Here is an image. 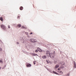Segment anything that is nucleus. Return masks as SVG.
<instances>
[{"instance_id":"nucleus-6","label":"nucleus","mask_w":76,"mask_h":76,"mask_svg":"<svg viewBox=\"0 0 76 76\" xmlns=\"http://www.w3.org/2000/svg\"><path fill=\"white\" fill-rule=\"evenodd\" d=\"M64 69V66L61 65V67L58 69V70H60L62 69Z\"/></svg>"},{"instance_id":"nucleus-19","label":"nucleus","mask_w":76,"mask_h":76,"mask_svg":"<svg viewBox=\"0 0 76 76\" xmlns=\"http://www.w3.org/2000/svg\"><path fill=\"white\" fill-rule=\"evenodd\" d=\"M20 15H18L17 18L18 19H19L20 18Z\"/></svg>"},{"instance_id":"nucleus-15","label":"nucleus","mask_w":76,"mask_h":76,"mask_svg":"<svg viewBox=\"0 0 76 76\" xmlns=\"http://www.w3.org/2000/svg\"><path fill=\"white\" fill-rule=\"evenodd\" d=\"M59 73H60V74H63V72H62V71H60L59 72Z\"/></svg>"},{"instance_id":"nucleus-21","label":"nucleus","mask_w":76,"mask_h":76,"mask_svg":"<svg viewBox=\"0 0 76 76\" xmlns=\"http://www.w3.org/2000/svg\"><path fill=\"white\" fill-rule=\"evenodd\" d=\"M2 51V49L1 48H0V51Z\"/></svg>"},{"instance_id":"nucleus-22","label":"nucleus","mask_w":76,"mask_h":76,"mask_svg":"<svg viewBox=\"0 0 76 76\" xmlns=\"http://www.w3.org/2000/svg\"><path fill=\"white\" fill-rule=\"evenodd\" d=\"M35 53H37V52H38V50H36L35 51Z\"/></svg>"},{"instance_id":"nucleus-24","label":"nucleus","mask_w":76,"mask_h":76,"mask_svg":"<svg viewBox=\"0 0 76 76\" xmlns=\"http://www.w3.org/2000/svg\"><path fill=\"white\" fill-rule=\"evenodd\" d=\"M46 61L47 62V63H50V62L49 61Z\"/></svg>"},{"instance_id":"nucleus-23","label":"nucleus","mask_w":76,"mask_h":76,"mask_svg":"<svg viewBox=\"0 0 76 76\" xmlns=\"http://www.w3.org/2000/svg\"><path fill=\"white\" fill-rule=\"evenodd\" d=\"M0 63H3V61H2L1 60L0 61Z\"/></svg>"},{"instance_id":"nucleus-30","label":"nucleus","mask_w":76,"mask_h":76,"mask_svg":"<svg viewBox=\"0 0 76 76\" xmlns=\"http://www.w3.org/2000/svg\"><path fill=\"white\" fill-rule=\"evenodd\" d=\"M18 43H19L18 42Z\"/></svg>"},{"instance_id":"nucleus-3","label":"nucleus","mask_w":76,"mask_h":76,"mask_svg":"<svg viewBox=\"0 0 76 76\" xmlns=\"http://www.w3.org/2000/svg\"><path fill=\"white\" fill-rule=\"evenodd\" d=\"M46 55L47 56V57H50V51H46Z\"/></svg>"},{"instance_id":"nucleus-25","label":"nucleus","mask_w":76,"mask_h":76,"mask_svg":"<svg viewBox=\"0 0 76 76\" xmlns=\"http://www.w3.org/2000/svg\"><path fill=\"white\" fill-rule=\"evenodd\" d=\"M8 27L9 29H10V26L8 25Z\"/></svg>"},{"instance_id":"nucleus-27","label":"nucleus","mask_w":76,"mask_h":76,"mask_svg":"<svg viewBox=\"0 0 76 76\" xmlns=\"http://www.w3.org/2000/svg\"><path fill=\"white\" fill-rule=\"evenodd\" d=\"M26 35H28V32H26Z\"/></svg>"},{"instance_id":"nucleus-10","label":"nucleus","mask_w":76,"mask_h":76,"mask_svg":"<svg viewBox=\"0 0 76 76\" xmlns=\"http://www.w3.org/2000/svg\"><path fill=\"white\" fill-rule=\"evenodd\" d=\"M22 29H26V27H25L23 26L22 27Z\"/></svg>"},{"instance_id":"nucleus-11","label":"nucleus","mask_w":76,"mask_h":76,"mask_svg":"<svg viewBox=\"0 0 76 76\" xmlns=\"http://www.w3.org/2000/svg\"><path fill=\"white\" fill-rule=\"evenodd\" d=\"M73 67H74V68H76V64L75 62H74Z\"/></svg>"},{"instance_id":"nucleus-4","label":"nucleus","mask_w":76,"mask_h":76,"mask_svg":"<svg viewBox=\"0 0 76 76\" xmlns=\"http://www.w3.org/2000/svg\"><path fill=\"white\" fill-rule=\"evenodd\" d=\"M1 28L3 29L4 30H6V26L3 25H1Z\"/></svg>"},{"instance_id":"nucleus-9","label":"nucleus","mask_w":76,"mask_h":76,"mask_svg":"<svg viewBox=\"0 0 76 76\" xmlns=\"http://www.w3.org/2000/svg\"><path fill=\"white\" fill-rule=\"evenodd\" d=\"M58 67H59V65H58V64H57L55 66V69H57V68H58Z\"/></svg>"},{"instance_id":"nucleus-8","label":"nucleus","mask_w":76,"mask_h":76,"mask_svg":"<svg viewBox=\"0 0 76 76\" xmlns=\"http://www.w3.org/2000/svg\"><path fill=\"white\" fill-rule=\"evenodd\" d=\"M26 66L27 67H31V64H27Z\"/></svg>"},{"instance_id":"nucleus-13","label":"nucleus","mask_w":76,"mask_h":76,"mask_svg":"<svg viewBox=\"0 0 76 76\" xmlns=\"http://www.w3.org/2000/svg\"><path fill=\"white\" fill-rule=\"evenodd\" d=\"M53 73L54 74H56V75H58V73L56 72L55 71H53Z\"/></svg>"},{"instance_id":"nucleus-29","label":"nucleus","mask_w":76,"mask_h":76,"mask_svg":"<svg viewBox=\"0 0 76 76\" xmlns=\"http://www.w3.org/2000/svg\"><path fill=\"white\" fill-rule=\"evenodd\" d=\"M33 55H34V56H35V55H37V54H33Z\"/></svg>"},{"instance_id":"nucleus-1","label":"nucleus","mask_w":76,"mask_h":76,"mask_svg":"<svg viewBox=\"0 0 76 76\" xmlns=\"http://www.w3.org/2000/svg\"><path fill=\"white\" fill-rule=\"evenodd\" d=\"M55 54V53L54 52L53 53H50V58H54V54Z\"/></svg>"},{"instance_id":"nucleus-28","label":"nucleus","mask_w":76,"mask_h":76,"mask_svg":"<svg viewBox=\"0 0 76 76\" xmlns=\"http://www.w3.org/2000/svg\"><path fill=\"white\" fill-rule=\"evenodd\" d=\"M32 34V32L30 33V35H31V34Z\"/></svg>"},{"instance_id":"nucleus-17","label":"nucleus","mask_w":76,"mask_h":76,"mask_svg":"<svg viewBox=\"0 0 76 76\" xmlns=\"http://www.w3.org/2000/svg\"><path fill=\"white\" fill-rule=\"evenodd\" d=\"M23 9V7H21L20 8V10H22V9Z\"/></svg>"},{"instance_id":"nucleus-16","label":"nucleus","mask_w":76,"mask_h":76,"mask_svg":"<svg viewBox=\"0 0 76 76\" xmlns=\"http://www.w3.org/2000/svg\"><path fill=\"white\" fill-rule=\"evenodd\" d=\"M21 26V25H20V24H18L17 26V27H18L19 28H20V27Z\"/></svg>"},{"instance_id":"nucleus-26","label":"nucleus","mask_w":76,"mask_h":76,"mask_svg":"<svg viewBox=\"0 0 76 76\" xmlns=\"http://www.w3.org/2000/svg\"><path fill=\"white\" fill-rule=\"evenodd\" d=\"M35 62H36V61H34V64H35Z\"/></svg>"},{"instance_id":"nucleus-20","label":"nucleus","mask_w":76,"mask_h":76,"mask_svg":"<svg viewBox=\"0 0 76 76\" xmlns=\"http://www.w3.org/2000/svg\"><path fill=\"white\" fill-rule=\"evenodd\" d=\"M0 20H1V21H3V18L1 17L0 18Z\"/></svg>"},{"instance_id":"nucleus-12","label":"nucleus","mask_w":76,"mask_h":76,"mask_svg":"<svg viewBox=\"0 0 76 76\" xmlns=\"http://www.w3.org/2000/svg\"><path fill=\"white\" fill-rule=\"evenodd\" d=\"M37 50H38L39 51V52H42V50H41V49H40V48H38Z\"/></svg>"},{"instance_id":"nucleus-2","label":"nucleus","mask_w":76,"mask_h":76,"mask_svg":"<svg viewBox=\"0 0 76 76\" xmlns=\"http://www.w3.org/2000/svg\"><path fill=\"white\" fill-rule=\"evenodd\" d=\"M30 41L31 42H37V40L35 39H30Z\"/></svg>"},{"instance_id":"nucleus-5","label":"nucleus","mask_w":76,"mask_h":76,"mask_svg":"<svg viewBox=\"0 0 76 76\" xmlns=\"http://www.w3.org/2000/svg\"><path fill=\"white\" fill-rule=\"evenodd\" d=\"M20 40L21 42H22V43H24V42H25V40H24V39H23V37H21L20 38Z\"/></svg>"},{"instance_id":"nucleus-14","label":"nucleus","mask_w":76,"mask_h":76,"mask_svg":"<svg viewBox=\"0 0 76 76\" xmlns=\"http://www.w3.org/2000/svg\"><path fill=\"white\" fill-rule=\"evenodd\" d=\"M42 58H47V57L46 56H42Z\"/></svg>"},{"instance_id":"nucleus-31","label":"nucleus","mask_w":76,"mask_h":76,"mask_svg":"<svg viewBox=\"0 0 76 76\" xmlns=\"http://www.w3.org/2000/svg\"><path fill=\"white\" fill-rule=\"evenodd\" d=\"M0 69H1V68H0Z\"/></svg>"},{"instance_id":"nucleus-7","label":"nucleus","mask_w":76,"mask_h":76,"mask_svg":"<svg viewBox=\"0 0 76 76\" xmlns=\"http://www.w3.org/2000/svg\"><path fill=\"white\" fill-rule=\"evenodd\" d=\"M59 64H61L62 66H64L65 64V63L64 62H60Z\"/></svg>"},{"instance_id":"nucleus-18","label":"nucleus","mask_w":76,"mask_h":76,"mask_svg":"<svg viewBox=\"0 0 76 76\" xmlns=\"http://www.w3.org/2000/svg\"><path fill=\"white\" fill-rule=\"evenodd\" d=\"M70 76V74L69 73H68L67 74H66V75L65 76Z\"/></svg>"}]
</instances>
